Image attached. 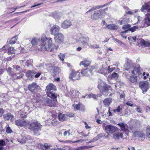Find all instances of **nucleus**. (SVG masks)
I'll return each instance as SVG.
<instances>
[{"label":"nucleus","mask_w":150,"mask_h":150,"mask_svg":"<svg viewBox=\"0 0 150 150\" xmlns=\"http://www.w3.org/2000/svg\"><path fill=\"white\" fill-rule=\"evenodd\" d=\"M41 44L38 47V49L42 51L48 50L51 47L52 42L51 38H47L46 36L42 35L41 38Z\"/></svg>","instance_id":"f257e3e1"},{"label":"nucleus","mask_w":150,"mask_h":150,"mask_svg":"<svg viewBox=\"0 0 150 150\" xmlns=\"http://www.w3.org/2000/svg\"><path fill=\"white\" fill-rule=\"evenodd\" d=\"M41 125L38 122H33L30 124V129L33 132L34 134H37L40 130Z\"/></svg>","instance_id":"f03ea898"},{"label":"nucleus","mask_w":150,"mask_h":150,"mask_svg":"<svg viewBox=\"0 0 150 150\" xmlns=\"http://www.w3.org/2000/svg\"><path fill=\"white\" fill-rule=\"evenodd\" d=\"M78 41L79 44L83 47L86 48L88 46L89 47L90 40L88 37H81L79 39Z\"/></svg>","instance_id":"7ed1b4c3"},{"label":"nucleus","mask_w":150,"mask_h":150,"mask_svg":"<svg viewBox=\"0 0 150 150\" xmlns=\"http://www.w3.org/2000/svg\"><path fill=\"white\" fill-rule=\"evenodd\" d=\"M104 129L106 133L109 135V134H112L119 129L115 126L112 125H108L106 126L104 128Z\"/></svg>","instance_id":"20e7f679"},{"label":"nucleus","mask_w":150,"mask_h":150,"mask_svg":"<svg viewBox=\"0 0 150 150\" xmlns=\"http://www.w3.org/2000/svg\"><path fill=\"white\" fill-rule=\"evenodd\" d=\"M104 12L103 10H100L94 12V13L91 16V18L93 19L96 20L102 17L103 13Z\"/></svg>","instance_id":"39448f33"},{"label":"nucleus","mask_w":150,"mask_h":150,"mask_svg":"<svg viewBox=\"0 0 150 150\" xmlns=\"http://www.w3.org/2000/svg\"><path fill=\"white\" fill-rule=\"evenodd\" d=\"M139 87L143 92H146L149 88V83L147 81H143L140 82Z\"/></svg>","instance_id":"423d86ee"},{"label":"nucleus","mask_w":150,"mask_h":150,"mask_svg":"<svg viewBox=\"0 0 150 150\" xmlns=\"http://www.w3.org/2000/svg\"><path fill=\"white\" fill-rule=\"evenodd\" d=\"M80 77V73L79 72L72 70L69 76V78L70 79L75 81L79 79Z\"/></svg>","instance_id":"0eeeda50"},{"label":"nucleus","mask_w":150,"mask_h":150,"mask_svg":"<svg viewBox=\"0 0 150 150\" xmlns=\"http://www.w3.org/2000/svg\"><path fill=\"white\" fill-rule=\"evenodd\" d=\"M15 124L18 126L25 127L27 126L28 122L24 119H19L15 121Z\"/></svg>","instance_id":"6e6552de"},{"label":"nucleus","mask_w":150,"mask_h":150,"mask_svg":"<svg viewBox=\"0 0 150 150\" xmlns=\"http://www.w3.org/2000/svg\"><path fill=\"white\" fill-rule=\"evenodd\" d=\"M102 84H99L98 86V88L101 92H107L110 88V86L106 84L105 82H103Z\"/></svg>","instance_id":"1a4fd4ad"},{"label":"nucleus","mask_w":150,"mask_h":150,"mask_svg":"<svg viewBox=\"0 0 150 150\" xmlns=\"http://www.w3.org/2000/svg\"><path fill=\"white\" fill-rule=\"evenodd\" d=\"M22 138H19L18 141L22 143H25L26 142L29 143L31 142L32 141V139L29 135H26L24 136H22Z\"/></svg>","instance_id":"9d476101"},{"label":"nucleus","mask_w":150,"mask_h":150,"mask_svg":"<svg viewBox=\"0 0 150 150\" xmlns=\"http://www.w3.org/2000/svg\"><path fill=\"white\" fill-rule=\"evenodd\" d=\"M97 69V72L99 73L104 74H105V68H104L103 65L100 66L98 65H96L92 67V69H94L95 68Z\"/></svg>","instance_id":"9b49d317"},{"label":"nucleus","mask_w":150,"mask_h":150,"mask_svg":"<svg viewBox=\"0 0 150 150\" xmlns=\"http://www.w3.org/2000/svg\"><path fill=\"white\" fill-rule=\"evenodd\" d=\"M60 29V27L57 25H54L50 29L51 34L54 36L56 35L59 33Z\"/></svg>","instance_id":"f8f14e48"},{"label":"nucleus","mask_w":150,"mask_h":150,"mask_svg":"<svg viewBox=\"0 0 150 150\" xmlns=\"http://www.w3.org/2000/svg\"><path fill=\"white\" fill-rule=\"evenodd\" d=\"M71 25V22L70 20H66L61 23V26L62 28L66 29L69 28Z\"/></svg>","instance_id":"ddd939ff"},{"label":"nucleus","mask_w":150,"mask_h":150,"mask_svg":"<svg viewBox=\"0 0 150 150\" xmlns=\"http://www.w3.org/2000/svg\"><path fill=\"white\" fill-rule=\"evenodd\" d=\"M54 40L55 41L58 43H61L64 40V36L61 33H59L54 37Z\"/></svg>","instance_id":"4468645a"},{"label":"nucleus","mask_w":150,"mask_h":150,"mask_svg":"<svg viewBox=\"0 0 150 150\" xmlns=\"http://www.w3.org/2000/svg\"><path fill=\"white\" fill-rule=\"evenodd\" d=\"M120 138L122 139L127 138V137H124L123 135V134L121 133H115L113 134L112 138L115 140H119Z\"/></svg>","instance_id":"2eb2a0df"},{"label":"nucleus","mask_w":150,"mask_h":150,"mask_svg":"<svg viewBox=\"0 0 150 150\" xmlns=\"http://www.w3.org/2000/svg\"><path fill=\"white\" fill-rule=\"evenodd\" d=\"M12 79H20L23 77V74L21 73H12L11 74Z\"/></svg>","instance_id":"dca6fc26"},{"label":"nucleus","mask_w":150,"mask_h":150,"mask_svg":"<svg viewBox=\"0 0 150 150\" xmlns=\"http://www.w3.org/2000/svg\"><path fill=\"white\" fill-rule=\"evenodd\" d=\"M36 73L34 71L28 70L26 73V76L30 80L33 79L34 74Z\"/></svg>","instance_id":"f3484780"},{"label":"nucleus","mask_w":150,"mask_h":150,"mask_svg":"<svg viewBox=\"0 0 150 150\" xmlns=\"http://www.w3.org/2000/svg\"><path fill=\"white\" fill-rule=\"evenodd\" d=\"M140 10L142 12H144L145 10H146L148 12L150 13V1L143 5Z\"/></svg>","instance_id":"a211bd4d"},{"label":"nucleus","mask_w":150,"mask_h":150,"mask_svg":"<svg viewBox=\"0 0 150 150\" xmlns=\"http://www.w3.org/2000/svg\"><path fill=\"white\" fill-rule=\"evenodd\" d=\"M133 135L135 137H139L142 139H144L145 135L142 131H137L133 132Z\"/></svg>","instance_id":"6ab92c4d"},{"label":"nucleus","mask_w":150,"mask_h":150,"mask_svg":"<svg viewBox=\"0 0 150 150\" xmlns=\"http://www.w3.org/2000/svg\"><path fill=\"white\" fill-rule=\"evenodd\" d=\"M121 129V131L123 132H126L128 131L127 125L123 122H120L117 124Z\"/></svg>","instance_id":"aec40b11"},{"label":"nucleus","mask_w":150,"mask_h":150,"mask_svg":"<svg viewBox=\"0 0 150 150\" xmlns=\"http://www.w3.org/2000/svg\"><path fill=\"white\" fill-rule=\"evenodd\" d=\"M37 84L35 83H33L28 85V90L31 92H33L37 88Z\"/></svg>","instance_id":"412c9836"},{"label":"nucleus","mask_w":150,"mask_h":150,"mask_svg":"<svg viewBox=\"0 0 150 150\" xmlns=\"http://www.w3.org/2000/svg\"><path fill=\"white\" fill-rule=\"evenodd\" d=\"M62 14L60 12H55L52 14V17L56 20H58L62 16Z\"/></svg>","instance_id":"4be33fe9"},{"label":"nucleus","mask_w":150,"mask_h":150,"mask_svg":"<svg viewBox=\"0 0 150 150\" xmlns=\"http://www.w3.org/2000/svg\"><path fill=\"white\" fill-rule=\"evenodd\" d=\"M46 90L48 91H55L56 90V87L54 84L50 83L46 86Z\"/></svg>","instance_id":"5701e85b"},{"label":"nucleus","mask_w":150,"mask_h":150,"mask_svg":"<svg viewBox=\"0 0 150 150\" xmlns=\"http://www.w3.org/2000/svg\"><path fill=\"white\" fill-rule=\"evenodd\" d=\"M146 17L148 18H144L142 21V22L147 26H150V18H149L150 16V13L146 14Z\"/></svg>","instance_id":"b1692460"},{"label":"nucleus","mask_w":150,"mask_h":150,"mask_svg":"<svg viewBox=\"0 0 150 150\" xmlns=\"http://www.w3.org/2000/svg\"><path fill=\"white\" fill-rule=\"evenodd\" d=\"M106 26V28L109 29L111 30H116L118 28V26L114 24H112L109 25H108L107 24H105Z\"/></svg>","instance_id":"393cba45"},{"label":"nucleus","mask_w":150,"mask_h":150,"mask_svg":"<svg viewBox=\"0 0 150 150\" xmlns=\"http://www.w3.org/2000/svg\"><path fill=\"white\" fill-rule=\"evenodd\" d=\"M131 72L132 74L136 75H140L142 74L140 72L139 67H134L133 70Z\"/></svg>","instance_id":"a878e982"},{"label":"nucleus","mask_w":150,"mask_h":150,"mask_svg":"<svg viewBox=\"0 0 150 150\" xmlns=\"http://www.w3.org/2000/svg\"><path fill=\"white\" fill-rule=\"evenodd\" d=\"M111 102L112 99L110 98H106L103 101V104L105 107L109 106Z\"/></svg>","instance_id":"bb28decb"},{"label":"nucleus","mask_w":150,"mask_h":150,"mask_svg":"<svg viewBox=\"0 0 150 150\" xmlns=\"http://www.w3.org/2000/svg\"><path fill=\"white\" fill-rule=\"evenodd\" d=\"M51 72L53 73V75L54 76L58 74L59 72V69L57 67H52L51 68Z\"/></svg>","instance_id":"cd10ccee"},{"label":"nucleus","mask_w":150,"mask_h":150,"mask_svg":"<svg viewBox=\"0 0 150 150\" xmlns=\"http://www.w3.org/2000/svg\"><path fill=\"white\" fill-rule=\"evenodd\" d=\"M127 78L129 80L130 82L132 83L136 84L137 81V78L136 76H131L129 78L127 77Z\"/></svg>","instance_id":"c85d7f7f"},{"label":"nucleus","mask_w":150,"mask_h":150,"mask_svg":"<svg viewBox=\"0 0 150 150\" xmlns=\"http://www.w3.org/2000/svg\"><path fill=\"white\" fill-rule=\"evenodd\" d=\"M3 117L6 120H11L14 117V116L11 113H8L4 115H3Z\"/></svg>","instance_id":"c756f323"},{"label":"nucleus","mask_w":150,"mask_h":150,"mask_svg":"<svg viewBox=\"0 0 150 150\" xmlns=\"http://www.w3.org/2000/svg\"><path fill=\"white\" fill-rule=\"evenodd\" d=\"M91 73V71L88 69H84L81 72L83 76H88Z\"/></svg>","instance_id":"7c9ffc66"},{"label":"nucleus","mask_w":150,"mask_h":150,"mask_svg":"<svg viewBox=\"0 0 150 150\" xmlns=\"http://www.w3.org/2000/svg\"><path fill=\"white\" fill-rule=\"evenodd\" d=\"M66 115L62 113H59L58 115V118L59 120L61 121H63L66 119Z\"/></svg>","instance_id":"2f4dec72"},{"label":"nucleus","mask_w":150,"mask_h":150,"mask_svg":"<svg viewBox=\"0 0 150 150\" xmlns=\"http://www.w3.org/2000/svg\"><path fill=\"white\" fill-rule=\"evenodd\" d=\"M105 5H101V6H96L94 7H93L91 9H90L89 11L86 12V13L88 12L93 11L97 9H99L101 8H103L104 7Z\"/></svg>","instance_id":"473e14b6"},{"label":"nucleus","mask_w":150,"mask_h":150,"mask_svg":"<svg viewBox=\"0 0 150 150\" xmlns=\"http://www.w3.org/2000/svg\"><path fill=\"white\" fill-rule=\"evenodd\" d=\"M47 96L49 97L53 98H57V96L52 92V91H47Z\"/></svg>","instance_id":"72a5a7b5"},{"label":"nucleus","mask_w":150,"mask_h":150,"mask_svg":"<svg viewBox=\"0 0 150 150\" xmlns=\"http://www.w3.org/2000/svg\"><path fill=\"white\" fill-rule=\"evenodd\" d=\"M90 62L88 60H85L81 62L80 64V65H83L85 67H87L90 65Z\"/></svg>","instance_id":"f704fd0d"},{"label":"nucleus","mask_w":150,"mask_h":150,"mask_svg":"<svg viewBox=\"0 0 150 150\" xmlns=\"http://www.w3.org/2000/svg\"><path fill=\"white\" fill-rule=\"evenodd\" d=\"M133 66L132 63L129 62H127L124 65V67L125 68V69L127 70H128L130 68L132 67Z\"/></svg>","instance_id":"c9c22d12"},{"label":"nucleus","mask_w":150,"mask_h":150,"mask_svg":"<svg viewBox=\"0 0 150 150\" xmlns=\"http://www.w3.org/2000/svg\"><path fill=\"white\" fill-rule=\"evenodd\" d=\"M93 146H80L76 149L75 150H82L83 149H87L93 147Z\"/></svg>","instance_id":"e433bc0d"},{"label":"nucleus","mask_w":150,"mask_h":150,"mask_svg":"<svg viewBox=\"0 0 150 150\" xmlns=\"http://www.w3.org/2000/svg\"><path fill=\"white\" fill-rule=\"evenodd\" d=\"M123 107L122 105H120L118 106L116 109H114L113 110L114 113L119 112L122 110Z\"/></svg>","instance_id":"4c0bfd02"},{"label":"nucleus","mask_w":150,"mask_h":150,"mask_svg":"<svg viewBox=\"0 0 150 150\" xmlns=\"http://www.w3.org/2000/svg\"><path fill=\"white\" fill-rule=\"evenodd\" d=\"M39 40V39L38 38H34L32 39L31 42L33 45H35L37 44Z\"/></svg>","instance_id":"58836bf2"},{"label":"nucleus","mask_w":150,"mask_h":150,"mask_svg":"<svg viewBox=\"0 0 150 150\" xmlns=\"http://www.w3.org/2000/svg\"><path fill=\"white\" fill-rule=\"evenodd\" d=\"M40 101L39 98L37 96H34L31 99V102L33 103L39 102Z\"/></svg>","instance_id":"ea45409f"},{"label":"nucleus","mask_w":150,"mask_h":150,"mask_svg":"<svg viewBox=\"0 0 150 150\" xmlns=\"http://www.w3.org/2000/svg\"><path fill=\"white\" fill-rule=\"evenodd\" d=\"M141 45L144 46H149L150 44V42H147L145 41L144 40H142L141 41Z\"/></svg>","instance_id":"a19ab883"},{"label":"nucleus","mask_w":150,"mask_h":150,"mask_svg":"<svg viewBox=\"0 0 150 150\" xmlns=\"http://www.w3.org/2000/svg\"><path fill=\"white\" fill-rule=\"evenodd\" d=\"M119 75L118 74L115 72L113 73L111 75V79L115 80H117L118 79Z\"/></svg>","instance_id":"79ce46f5"},{"label":"nucleus","mask_w":150,"mask_h":150,"mask_svg":"<svg viewBox=\"0 0 150 150\" xmlns=\"http://www.w3.org/2000/svg\"><path fill=\"white\" fill-rule=\"evenodd\" d=\"M17 38V36H16L13 37L10 41V44L13 45L15 44L16 42Z\"/></svg>","instance_id":"37998d69"},{"label":"nucleus","mask_w":150,"mask_h":150,"mask_svg":"<svg viewBox=\"0 0 150 150\" xmlns=\"http://www.w3.org/2000/svg\"><path fill=\"white\" fill-rule=\"evenodd\" d=\"M33 63V60L32 59H30L28 60L26 63L25 64L28 67L31 66L32 65V63Z\"/></svg>","instance_id":"c03bdc74"},{"label":"nucleus","mask_w":150,"mask_h":150,"mask_svg":"<svg viewBox=\"0 0 150 150\" xmlns=\"http://www.w3.org/2000/svg\"><path fill=\"white\" fill-rule=\"evenodd\" d=\"M88 96L89 98H93L94 99H96L98 97L100 96V95H96L93 94H91L88 95Z\"/></svg>","instance_id":"a18cd8bd"},{"label":"nucleus","mask_w":150,"mask_h":150,"mask_svg":"<svg viewBox=\"0 0 150 150\" xmlns=\"http://www.w3.org/2000/svg\"><path fill=\"white\" fill-rule=\"evenodd\" d=\"M70 92L72 96L74 97L76 96L77 94L79 93L78 91L72 89L71 90Z\"/></svg>","instance_id":"49530a36"},{"label":"nucleus","mask_w":150,"mask_h":150,"mask_svg":"<svg viewBox=\"0 0 150 150\" xmlns=\"http://www.w3.org/2000/svg\"><path fill=\"white\" fill-rule=\"evenodd\" d=\"M14 53V48L13 47H10L8 48V54H11L13 53Z\"/></svg>","instance_id":"de8ad7c7"},{"label":"nucleus","mask_w":150,"mask_h":150,"mask_svg":"<svg viewBox=\"0 0 150 150\" xmlns=\"http://www.w3.org/2000/svg\"><path fill=\"white\" fill-rule=\"evenodd\" d=\"M146 136L149 138H150V127L146 128Z\"/></svg>","instance_id":"09e8293b"},{"label":"nucleus","mask_w":150,"mask_h":150,"mask_svg":"<svg viewBox=\"0 0 150 150\" xmlns=\"http://www.w3.org/2000/svg\"><path fill=\"white\" fill-rule=\"evenodd\" d=\"M89 47L93 49H98L100 48L99 45L97 44H94L93 45L90 44V45Z\"/></svg>","instance_id":"8fccbe9b"},{"label":"nucleus","mask_w":150,"mask_h":150,"mask_svg":"<svg viewBox=\"0 0 150 150\" xmlns=\"http://www.w3.org/2000/svg\"><path fill=\"white\" fill-rule=\"evenodd\" d=\"M129 32V30H126L124 31L121 32L120 33V35L123 38L125 39H126L127 38V36L123 35V34L127 33Z\"/></svg>","instance_id":"3c124183"},{"label":"nucleus","mask_w":150,"mask_h":150,"mask_svg":"<svg viewBox=\"0 0 150 150\" xmlns=\"http://www.w3.org/2000/svg\"><path fill=\"white\" fill-rule=\"evenodd\" d=\"M50 144H49L47 143H45L44 146H45V150H47V149H50L51 150H52V149H51Z\"/></svg>","instance_id":"603ef678"},{"label":"nucleus","mask_w":150,"mask_h":150,"mask_svg":"<svg viewBox=\"0 0 150 150\" xmlns=\"http://www.w3.org/2000/svg\"><path fill=\"white\" fill-rule=\"evenodd\" d=\"M51 123L53 126H55L57 124H59V122L56 119H54L52 120Z\"/></svg>","instance_id":"864d4df0"},{"label":"nucleus","mask_w":150,"mask_h":150,"mask_svg":"<svg viewBox=\"0 0 150 150\" xmlns=\"http://www.w3.org/2000/svg\"><path fill=\"white\" fill-rule=\"evenodd\" d=\"M59 57L61 60L62 61H63L64 59V58L65 57V56L64 54L60 53L58 55Z\"/></svg>","instance_id":"5fc2aeb1"},{"label":"nucleus","mask_w":150,"mask_h":150,"mask_svg":"<svg viewBox=\"0 0 150 150\" xmlns=\"http://www.w3.org/2000/svg\"><path fill=\"white\" fill-rule=\"evenodd\" d=\"M134 107H136L137 108L136 109V110L137 112L140 113H142V109L139 107L137 106L136 105H134Z\"/></svg>","instance_id":"6e6d98bb"},{"label":"nucleus","mask_w":150,"mask_h":150,"mask_svg":"<svg viewBox=\"0 0 150 150\" xmlns=\"http://www.w3.org/2000/svg\"><path fill=\"white\" fill-rule=\"evenodd\" d=\"M131 27V25L129 24L125 25H124L122 27V28L124 30H128L127 29Z\"/></svg>","instance_id":"4d7b16f0"},{"label":"nucleus","mask_w":150,"mask_h":150,"mask_svg":"<svg viewBox=\"0 0 150 150\" xmlns=\"http://www.w3.org/2000/svg\"><path fill=\"white\" fill-rule=\"evenodd\" d=\"M5 47V46H4L1 48L0 49V54L2 55L6 52V50L4 49V48Z\"/></svg>","instance_id":"13d9d810"},{"label":"nucleus","mask_w":150,"mask_h":150,"mask_svg":"<svg viewBox=\"0 0 150 150\" xmlns=\"http://www.w3.org/2000/svg\"><path fill=\"white\" fill-rule=\"evenodd\" d=\"M13 71L15 72L16 71H19L20 68L19 67L18 65H14L13 66Z\"/></svg>","instance_id":"bf43d9fd"},{"label":"nucleus","mask_w":150,"mask_h":150,"mask_svg":"<svg viewBox=\"0 0 150 150\" xmlns=\"http://www.w3.org/2000/svg\"><path fill=\"white\" fill-rule=\"evenodd\" d=\"M142 18V17H140V16H139L137 17H134V20L137 21H137L136 22L134 23V24H136L137 23H138V22Z\"/></svg>","instance_id":"052dcab7"},{"label":"nucleus","mask_w":150,"mask_h":150,"mask_svg":"<svg viewBox=\"0 0 150 150\" xmlns=\"http://www.w3.org/2000/svg\"><path fill=\"white\" fill-rule=\"evenodd\" d=\"M99 139V138L98 137H95L93 139H91V140L90 141H89L87 142L86 143H90L91 142H94L95 141H96L97 140H98Z\"/></svg>","instance_id":"680f3d73"},{"label":"nucleus","mask_w":150,"mask_h":150,"mask_svg":"<svg viewBox=\"0 0 150 150\" xmlns=\"http://www.w3.org/2000/svg\"><path fill=\"white\" fill-rule=\"evenodd\" d=\"M115 69V67H112V66H109L108 68V70L109 71V72H111L112 71L114 70Z\"/></svg>","instance_id":"e2e57ef3"},{"label":"nucleus","mask_w":150,"mask_h":150,"mask_svg":"<svg viewBox=\"0 0 150 150\" xmlns=\"http://www.w3.org/2000/svg\"><path fill=\"white\" fill-rule=\"evenodd\" d=\"M80 103H79L76 105H73V106L74 107V109L76 110H78L79 109V106Z\"/></svg>","instance_id":"0e129e2a"},{"label":"nucleus","mask_w":150,"mask_h":150,"mask_svg":"<svg viewBox=\"0 0 150 150\" xmlns=\"http://www.w3.org/2000/svg\"><path fill=\"white\" fill-rule=\"evenodd\" d=\"M46 100H47V104H48L49 106H52L51 105V103L52 102V100H51L50 99L47 98H46Z\"/></svg>","instance_id":"69168bd1"},{"label":"nucleus","mask_w":150,"mask_h":150,"mask_svg":"<svg viewBox=\"0 0 150 150\" xmlns=\"http://www.w3.org/2000/svg\"><path fill=\"white\" fill-rule=\"evenodd\" d=\"M6 142L3 140H0V147H3V146L5 145Z\"/></svg>","instance_id":"338daca9"},{"label":"nucleus","mask_w":150,"mask_h":150,"mask_svg":"<svg viewBox=\"0 0 150 150\" xmlns=\"http://www.w3.org/2000/svg\"><path fill=\"white\" fill-rule=\"evenodd\" d=\"M70 130H68V131H65L64 132V136H69L70 134Z\"/></svg>","instance_id":"774afa93"}]
</instances>
